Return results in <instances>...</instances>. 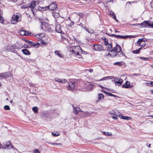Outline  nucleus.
<instances>
[{
    "label": "nucleus",
    "mask_w": 153,
    "mask_h": 153,
    "mask_svg": "<svg viewBox=\"0 0 153 153\" xmlns=\"http://www.w3.org/2000/svg\"><path fill=\"white\" fill-rule=\"evenodd\" d=\"M6 50L16 53L18 56L21 57L19 54L18 53L17 50H20L21 48L19 46V45L16 43L12 46H8L6 47Z\"/></svg>",
    "instance_id": "1"
},
{
    "label": "nucleus",
    "mask_w": 153,
    "mask_h": 153,
    "mask_svg": "<svg viewBox=\"0 0 153 153\" xmlns=\"http://www.w3.org/2000/svg\"><path fill=\"white\" fill-rule=\"evenodd\" d=\"M122 51L121 46L118 44H117L115 47L114 48V49L111 50L110 51L111 53V57H113L114 56H118L119 54H117V53H120Z\"/></svg>",
    "instance_id": "2"
},
{
    "label": "nucleus",
    "mask_w": 153,
    "mask_h": 153,
    "mask_svg": "<svg viewBox=\"0 0 153 153\" xmlns=\"http://www.w3.org/2000/svg\"><path fill=\"white\" fill-rule=\"evenodd\" d=\"M68 50L69 51L71 52L73 54L79 55V58H80L81 57V56L79 55V53L82 50L79 46L71 47L69 48Z\"/></svg>",
    "instance_id": "3"
},
{
    "label": "nucleus",
    "mask_w": 153,
    "mask_h": 153,
    "mask_svg": "<svg viewBox=\"0 0 153 153\" xmlns=\"http://www.w3.org/2000/svg\"><path fill=\"white\" fill-rule=\"evenodd\" d=\"M108 36H111V37H115L116 38L118 39H127V38L130 37V38H135L136 37V35H128V36H121L119 35H116L114 34H109V33H106Z\"/></svg>",
    "instance_id": "4"
},
{
    "label": "nucleus",
    "mask_w": 153,
    "mask_h": 153,
    "mask_svg": "<svg viewBox=\"0 0 153 153\" xmlns=\"http://www.w3.org/2000/svg\"><path fill=\"white\" fill-rule=\"evenodd\" d=\"M40 25L41 29H43L46 30L47 32L51 33L52 32V30L51 27H49L47 28V27L48 26L47 23H45V22L42 21H40Z\"/></svg>",
    "instance_id": "5"
},
{
    "label": "nucleus",
    "mask_w": 153,
    "mask_h": 153,
    "mask_svg": "<svg viewBox=\"0 0 153 153\" xmlns=\"http://www.w3.org/2000/svg\"><path fill=\"white\" fill-rule=\"evenodd\" d=\"M7 77H13V76L10 72H7L0 74V79L6 78Z\"/></svg>",
    "instance_id": "6"
},
{
    "label": "nucleus",
    "mask_w": 153,
    "mask_h": 153,
    "mask_svg": "<svg viewBox=\"0 0 153 153\" xmlns=\"http://www.w3.org/2000/svg\"><path fill=\"white\" fill-rule=\"evenodd\" d=\"M21 19H19V15H13L12 18L11 23L13 24H15L17 22H19L20 21Z\"/></svg>",
    "instance_id": "7"
},
{
    "label": "nucleus",
    "mask_w": 153,
    "mask_h": 153,
    "mask_svg": "<svg viewBox=\"0 0 153 153\" xmlns=\"http://www.w3.org/2000/svg\"><path fill=\"white\" fill-rule=\"evenodd\" d=\"M49 10L53 11L56 10L57 8V5L56 2H54L51 3L49 5Z\"/></svg>",
    "instance_id": "8"
},
{
    "label": "nucleus",
    "mask_w": 153,
    "mask_h": 153,
    "mask_svg": "<svg viewBox=\"0 0 153 153\" xmlns=\"http://www.w3.org/2000/svg\"><path fill=\"white\" fill-rule=\"evenodd\" d=\"M114 82H115L116 85L120 86L123 82V80L120 78L116 77L114 79Z\"/></svg>",
    "instance_id": "9"
},
{
    "label": "nucleus",
    "mask_w": 153,
    "mask_h": 153,
    "mask_svg": "<svg viewBox=\"0 0 153 153\" xmlns=\"http://www.w3.org/2000/svg\"><path fill=\"white\" fill-rule=\"evenodd\" d=\"M11 143L10 142H7L5 143H4L2 145V147L3 149H9L10 148H9V146H11Z\"/></svg>",
    "instance_id": "10"
},
{
    "label": "nucleus",
    "mask_w": 153,
    "mask_h": 153,
    "mask_svg": "<svg viewBox=\"0 0 153 153\" xmlns=\"http://www.w3.org/2000/svg\"><path fill=\"white\" fill-rule=\"evenodd\" d=\"M76 84L75 82H70L68 83V85L67 87L68 89L69 90H73L75 87Z\"/></svg>",
    "instance_id": "11"
},
{
    "label": "nucleus",
    "mask_w": 153,
    "mask_h": 153,
    "mask_svg": "<svg viewBox=\"0 0 153 153\" xmlns=\"http://www.w3.org/2000/svg\"><path fill=\"white\" fill-rule=\"evenodd\" d=\"M36 1H33L30 5L28 6L29 8H30L31 11H32L33 14L34 13V11H35L34 7L36 6Z\"/></svg>",
    "instance_id": "12"
},
{
    "label": "nucleus",
    "mask_w": 153,
    "mask_h": 153,
    "mask_svg": "<svg viewBox=\"0 0 153 153\" xmlns=\"http://www.w3.org/2000/svg\"><path fill=\"white\" fill-rule=\"evenodd\" d=\"M94 48L96 51H100L104 50L102 45H94Z\"/></svg>",
    "instance_id": "13"
},
{
    "label": "nucleus",
    "mask_w": 153,
    "mask_h": 153,
    "mask_svg": "<svg viewBox=\"0 0 153 153\" xmlns=\"http://www.w3.org/2000/svg\"><path fill=\"white\" fill-rule=\"evenodd\" d=\"M55 81L61 83H64L67 82V79H60L58 77H56L55 78Z\"/></svg>",
    "instance_id": "14"
},
{
    "label": "nucleus",
    "mask_w": 153,
    "mask_h": 153,
    "mask_svg": "<svg viewBox=\"0 0 153 153\" xmlns=\"http://www.w3.org/2000/svg\"><path fill=\"white\" fill-rule=\"evenodd\" d=\"M56 31L59 33H62V30H61V27L60 24H57L56 26Z\"/></svg>",
    "instance_id": "15"
},
{
    "label": "nucleus",
    "mask_w": 153,
    "mask_h": 153,
    "mask_svg": "<svg viewBox=\"0 0 153 153\" xmlns=\"http://www.w3.org/2000/svg\"><path fill=\"white\" fill-rule=\"evenodd\" d=\"M130 87V82L129 81H127L126 82L122 85V87L124 88H128Z\"/></svg>",
    "instance_id": "16"
},
{
    "label": "nucleus",
    "mask_w": 153,
    "mask_h": 153,
    "mask_svg": "<svg viewBox=\"0 0 153 153\" xmlns=\"http://www.w3.org/2000/svg\"><path fill=\"white\" fill-rule=\"evenodd\" d=\"M119 117L120 118L123 119L125 120H130L131 119V117H130L128 116H124L122 115H120Z\"/></svg>",
    "instance_id": "17"
},
{
    "label": "nucleus",
    "mask_w": 153,
    "mask_h": 153,
    "mask_svg": "<svg viewBox=\"0 0 153 153\" xmlns=\"http://www.w3.org/2000/svg\"><path fill=\"white\" fill-rule=\"evenodd\" d=\"M3 11L0 9V22L3 24L4 22V19L2 16Z\"/></svg>",
    "instance_id": "18"
},
{
    "label": "nucleus",
    "mask_w": 153,
    "mask_h": 153,
    "mask_svg": "<svg viewBox=\"0 0 153 153\" xmlns=\"http://www.w3.org/2000/svg\"><path fill=\"white\" fill-rule=\"evenodd\" d=\"M114 79V76H107L105 77H104L101 79H100L99 80L100 81L105 80L106 79Z\"/></svg>",
    "instance_id": "19"
},
{
    "label": "nucleus",
    "mask_w": 153,
    "mask_h": 153,
    "mask_svg": "<svg viewBox=\"0 0 153 153\" xmlns=\"http://www.w3.org/2000/svg\"><path fill=\"white\" fill-rule=\"evenodd\" d=\"M22 51L23 53L25 55H30V53L29 51L27 49H22Z\"/></svg>",
    "instance_id": "20"
},
{
    "label": "nucleus",
    "mask_w": 153,
    "mask_h": 153,
    "mask_svg": "<svg viewBox=\"0 0 153 153\" xmlns=\"http://www.w3.org/2000/svg\"><path fill=\"white\" fill-rule=\"evenodd\" d=\"M110 15H111V17L114 19H115L117 22H118V21L117 19L116 15L114 13L111 11L110 13Z\"/></svg>",
    "instance_id": "21"
},
{
    "label": "nucleus",
    "mask_w": 153,
    "mask_h": 153,
    "mask_svg": "<svg viewBox=\"0 0 153 153\" xmlns=\"http://www.w3.org/2000/svg\"><path fill=\"white\" fill-rule=\"evenodd\" d=\"M79 107H74V113L76 114L78 112L81 111Z\"/></svg>",
    "instance_id": "22"
},
{
    "label": "nucleus",
    "mask_w": 153,
    "mask_h": 153,
    "mask_svg": "<svg viewBox=\"0 0 153 153\" xmlns=\"http://www.w3.org/2000/svg\"><path fill=\"white\" fill-rule=\"evenodd\" d=\"M104 97V95L101 93H99L98 94V99L97 101H100L102 100Z\"/></svg>",
    "instance_id": "23"
},
{
    "label": "nucleus",
    "mask_w": 153,
    "mask_h": 153,
    "mask_svg": "<svg viewBox=\"0 0 153 153\" xmlns=\"http://www.w3.org/2000/svg\"><path fill=\"white\" fill-rule=\"evenodd\" d=\"M146 41V39H145L142 38L139 39L137 42V43L138 45H140V44L142 42H144Z\"/></svg>",
    "instance_id": "24"
},
{
    "label": "nucleus",
    "mask_w": 153,
    "mask_h": 153,
    "mask_svg": "<svg viewBox=\"0 0 153 153\" xmlns=\"http://www.w3.org/2000/svg\"><path fill=\"white\" fill-rule=\"evenodd\" d=\"M38 108L36 106H34L32 108V110L34 113L35 114H38Z\"/></svg>",
    "instance_id": "25"
},
{
    "label": "nucleus",
    "mask_w": 153,
    "mask_h": 153,
    "mask_svg": "<svg viewBox=\"0 0 153 153\" xmlns=\"http://www.w3.org/2000/svg\"><path fill=\"white\" fill-rule=\"evenodd\" d=\"M117 54H119V55L118 56H116L118 58L120 57H122L123 56H125L126 58H127V57L125 55V54H124L123 53V52L122 51L121 52H120V53H117Z\"/></svg>",
    "instance_id": "26"
},
{
    "label": "nucleus",
    "mask_w": 153,
    "mask_h": 153,
    "mask_svg": "<svg viewBox=\"0 0 153 153\" xmlns=\"http://www.w3.org/2000/svg\"><path fill=\"white\" fill-rule=\"evenodd\" d=\"M60 52L59 51H55V53L56 54L58 55L59 57H62L63 56L60 53Z\"/></svg>",
    "instance_id": "27"
},
{
    "label": "nucleus",
    "mask_w": 153,
    "mask_h": 153,
    "mask_svg": "<svg viewBox=\"0 0 153 153\" xmlns=\"http://www.w3.org/2000/svg\"><path fill=\"white\" fill-rule=\"evenodd\" d=\"M53 17L55 19L58 18L59 16V13H53Z\"/></svg>",
    "instance_id": "28"
},
{
    "label": "nucleus",
    "mask_w": 153,
    "mask_h": 153,
    "mask_svg": "<svg viewBox=\"0 0 153 153\" xmlns=\"http://www.w3.org/2000/svg\"><path fill=\"white\" fill-rule=\"evenodd\" d=\"M146 27H152V24H151L149 23L148 21H146Z\"/></svg>",
    "instance_id": "29"
},
{
    "label": "nucleus",
    "mask_w": 153,
    "mask_h": 153,
    "mask_svg": "<svg viewBox=\"0 0 153 153\" xmlns=\"http://www.w3.org/2000/svg\"><path fill=\"white\" fill-rule=\"evenodd\" d=\"M137 25H139L141 26L142 27H146L145 21H144L143 22L140 24H137Z\"/></svg>",
    "instance_id": "30"
},
{
    "label": "nucleus",
    "mask_w": 153,
    "mask_h": 153,
    "mask_svg": "<svg viewBox=\"0 0 153 153\" xmlns=\"http://www.w3.org/2000/svg\"><path fill=\"white\" fill-rule=\"evenodd\" d=\"M29 45L31 46H33L34 47L36 48L38 47V46L37 45L35 44L33 42L31 41V43H30Z\"/></svg>",
    "instance_id": "31"
},
{
    "label": "nucleus",
    "mask_w": 153,
    "mask_h": 153,
    "mask_svg": "<svg viewBox=\"0 0 153 153\" xmlns=\"http://www.w3.org/2000/svg\"><path fill=\"white\" fill-rule=\"evenodd\" d=\"M141 48H139L138 49L133 51H132V53H134L138 54L140 52V50L141 49Z\"/></svg>",
    "instance_id": "32"
},
{
    "label": "nucleus",
    "mask_w": 153,
    "mask_h": 153,
    "mask_svg": "<svg viewBox=\"0 0 153 153\" xmlns=\"http://www.w3.org/2000/svg\"><path fill=\"white\" fill-rule=\"evenodd\" d=\"M86 31H87L88 33H93V31L91 29H89L88 28H87L86 27H85V29Z\"/></svg>",
    "instance_id": "33"
},
{
    "label": "nucleus",
    "mask_w": 153,
    "mask_h": 153,
    "mask_svg": "<svg viewBox=\"0 0 153 153\" xmlns=\"http://www.w3.org/2000/svg\"><path fill=\"white\" fill-rule=\"evenodd\" d=\"M4 108L5 110H9L10 109V107L8 105H5L4 106Z\"/></svg>",
    "instance_id": "34"
},
{
    "label": "nucleus",
    "mask_w": 153,
    "mask_h": 153,
    "mask_svg": "<svg viewBox=\"0 0 153 153\" xmlns=\"http://www.w3.org/2000/svg\"><path fill=\"white\" fill-rule=\"evenodd\" d=\"M114 65H118L119 66H121L123 65V64L120 62H115Z\"/></svg>",
    "instance_id": "35"
},
{
    "label": "nucleus",
    "mask_w": 153,
    "mask_h": 153,
    "mask_svg": "<svg viewBox=\"0 0 153 153\" xmlns=\"http://www.w3.org/2000/svg\"><path fill=\"white\" fill-rule=\"evenodd\" d=\"M102 133L104 135H108L109 136H110L112 135V133L111 132L109 133L107 132H105V131H103Z\"/></svg>",
    "instance_id": "36"
},
{
    "label": "nucleus",
    "mask_w": 153,
    "mask_h": 153,
    "mask_svg": "<svg viewBox=\"0 0 153 153\" xmlns=\"http://www.w3.org/2000/svg\"><path fill=\"white\" fill-rule=\"evenodd\" d=\"M52 134L53 135L54 137H56L59 135L60 134L59 133L56 132V133H54V132L52 133Z\"/></svg>",
    "instance_id": "37"
},
{
    "label": "nucleus",
    "mask_w": 153,
    "mask_h": 153,
    "mask_svg": "<svg viewBox=\"0 0 153 153\" xmlns=\"http://www.w3.org/2000/svg\"><path fill=\"white\" fill-rule=\"evenodd\" d=\"M48 143L52 145H61V143H51L50 142H48Z\"/></svg>",
    "instance_id": "38"
},
{
    "label": "nucleus",
    "mask_w": 153,
    "mask_h": 153,
    "mask_svg": "<svg viewBox=\"0 0 153 153\" xmlns=\"http://www.w3.org/2000/svg\"><path fill=\"white\" fill-rule=\"evenodd\" d=\"M108 46L107 48V50H109V49L112 48V45L111 43H110L108 45Z\"/></svg>",
    "instance_id": "39"
},
{
    "label": "nucleus",
    "mask_w": 153,
    "mask_h": 153,
    "mask_svg": "<svg viewBox=\"0 0 153 153\" xmlns=\"http://www.w3.org/2000/svg\"><path fill=\"white\" fill-rule=\"evenodd\" d=\"M20 35H22V36L25 35V31L21 30L20 31Z\"/></svg>",
    "instance_id": "40"
},
{
    "label": "nucleus",
    "mask_w": 153,
    "mask_h": 153,
    "mask_svg": "<svg viewBox=\"0 0 153 153\" xmlns=\"http://www.w3.org/2000/svg\"><path fill=\"white\" fill-rule=\"evenodd\" d=\"M79 25L83 29H85L86 27L85 25H83L82 23H80Z\"/></svg>",
    "instance_id": "41"
},
{
    "label": "nucleus",
    "mask_w": 153,
    "mask_h": 153,
    "mask_svg": "<svg viewBox=\"0 0 153 153\" xmlns=\"http://www.w3.org/2000/svg\"><path fill=\"white\" fill-rule=\"evenodd\" d=\"M108 96H109L114 97H118L117 96L114 95V94H113L111 93H108Z\"/></svg>",
    "instance_id": "42"
},
{
    "label": "nucleus",
    "mask_w": 153,
    "mask_h": 153,
    "mask_svg": "<svg viewBox=\"0 0 153 153\" xmlns=\"http://www.w3.org/2000/svg\"><path fill=\"white\" fill-rule=\"evenodd\" d=\"M62 40H63V41H64L66 42H68V40L66 38H65V37L62 36Z\"/></svg>",
    "instance_id": "43"
},
{
    "label": "nucleus",
    "mask_w": 153,
    "mask_h": 153,
    "mask_svg": "<svg viewBox=\"0 0 153 153\" xmlns=\"http://www.w3.org/2000/svg\"><path fill=\"white\" fill-rule=\"evenodd\" d=\"M42 34H39L38 35H36L35 36V37L39 39H40L41 38V37L40 36V35Z\"/></svg>",
    "instance_id": "44"
},
{
    "label": "nucleus",
    "mask_w": 153,
    "mask_h": 153,
    "mask_svg": "<svg viewBox=\"0 0 153 153\" xmlns=\"http://www.w3.org/2000/svg\"><path fill=\"white\" fill-rule=\"evenodd\" d=\"M25 35H29L31 34L30 32L28 31L25 30Z\"/></svg>",
    "instance_id": "45"
},
{
    "label": "nucleus",
    "mask_w": 153,
    "mask_h": 153,
    "mask_svg": "<svg viewBox=\"0 0 153 153\" xmlns=\"http://www.w3.org/2000/svg\"><path fill=\"white\" fill-rule=\"evenodd\" d=\"M104 40L105 41V45H108V40L107 39H106L105 38L104 39Z\"/></svg>",
    "instance_id": "46"
},
{
    "label": "nucleus",
    "mask_w": 153,
    "mask_h": 153,
    "mask_svg": "<svg viewBox=\"0 0 153 153\" xmlns=\"http://www.w3.org/2000/svg\"><path fill=\"white\" fill-rule=\"evenodd\" d=\"M141 47H144V46L146 45V43L144 42H142L140 45H139Z\"/></svg>",
    "instance_id": "47"
},
{
    "label": "nucleus",
    "mask_w": 153,
    "mask_h": 153,
    "mask_svg": "<svg viewBox=\"0 0 153 153\" xmlns=\"http://www.w3.org/2000/svg\"><path fill=\"white\" fill-rule=\"evenodd\" d=\"M38 9L39 10L41 11H44V7H39Z\"/></svg>",
    "instance_id": "48"
},
{
    "label": "nucleus",
    "mask_w": 153,
    "mask_h": 153,
    "mask_svg": "<svg viewBox=\"0 0 153 153\" xmlns=\"http://www.w3.org/2000/svg\"><path fill=\"white\" fill-rule=\"evenodd\" d=\"M34 153H41V152L37 149H35L34 151Z\"/></svg>",
    "instance_id": "49"
},
{
    "label": "nucleus",
    "mask_w": 153,
    "mask_h": 153,
    "mask_svg": "<svg viewBox=\"0 0 153 153\" xmlns=\"http://www.w3.org/2000/svg\"><path fill=\"white\" fill-rule=\"evenodd\" d=\"M49 10V7L48 6L44 7V11Z\"/></svg>",
    "instance_id": "50"
},
{
    "label": "nucleus",
    "mask_w": 153,
    "mask_h": 153,
    "mask_svg": "<svg viewBox=\"0 0 153 153\" xmlns=\"http://www.w3.org/2000/svg\"><path fill=\"white\" fill-rule=\"evenodd\" d=\"M23 47L25 48H28V45L27 44H25L24 45Z\"/></svg>",
    "instance_id": "51"
},
{
    "label": "nucleus",
    "mask_w": 153,
    "mask_h": 153,
    "mask_svg": "<svg viewBox=\"0 0 153 153\" xmlns=\"http://www.w3.org/2000/svg\"><path fill=\"white\" fill-rule=\"evenodd\" d=\"M28 7H29L28 6H27V5H25L22 7L21 8L22 9H25L27 8Z\"/></svg>",
    "instance_id": "52"
},
{
    "label": "nucleus",
    "mask_w": 153,
    "mask_h": 153,
    "mask_svg": "<svg viewBox=\"0 0 153 153\" xmlns=\"http://www.w3.org/2000/svg\"><path fill=\"white\" fill-rule=\"evenodd\" d=\"M140 58L141 59H143V60H147L148 59V58H144L143 57H140Z\"/></svg>",
    "instance_id": "53"
},
{
    "label": "nucleus",
    "mask_w": 153,
    "mask_h": 153,
    "mask_svg": "<svg viewBox=\"0 0 153 153\" xmlns=\"http://www.w3.org/2000/svg\"><path fill=\"white\" fill-rule=\"evenodd\" d=\"M145 84L146 85H147V86H149L150 87H151V83H150H150H145Z\"/></svg>",
    "instance_id": "54"
},
{
    "label": "nucleus",
    "mask_w": 153,
    "mask_h": 153,
    "mask_svg": "<svg viewBox=\"0 0 153 153\" xmlns=\"http://www.w3.org/2000/svg\"><path fill=\"white\" fill-rule=\"evenodd\" d=\"M86 71H89V72L91 73H92L93 71V70L91 68H90V69H89L88 70V69H87L86 70Z\"/></svg>",
    "instance_id": "55"
},
{
    "label": "nucleus",
    "mask_w": 153,
    "mask_h": 153,
    "mask_svg": "<svg viewBox=\"0 0 153 153\" xmlns=\"http://www.w3.org/2000/svg\"><path fill=\"white\" fill-rule=\"evenodd\" d=\"M79 16H82V15H83V14L82 13H79L78 14H77Z\"/></svg>",
    "instance_id": "56"
},
{
    "label": "nucleus",
    "mask_w": 153,
    "mask_h": 153,
    "mask_svg": "<svg viewBox=\"0 0 153 153\" xmlns=\"http://www.w3.org/2000/svg\"><path fill=\"white\" fill-rule=\"evenodd\" d=\"M112 118L114 119V120H117V119H118L117 117L116 116H112Z\"/></svg>",
    "instance_id": "57"
},
{
    "label": "nucleus",
    "mask_w": 153,
    "mask_h": 153,
    "mask_svg": "<svg viewBox=\"0 0 153 153\" xmlns=\"http://www.w3.org/2000/svg\"><path fill=\"white\" fill-rule=\"evenodd\" d=\"M25 41L26 43H29V44H30V43H31V41L28 40H25Z\"/></svg>",
    "instance_id": "58"
},
{
    "label": "nucleus",
    "mask_w": 153,
    "mask_h": 153,
    "mask_svg": "<svg viewBox=\"0 0 153 153\" xmlns=\"http://www.w3.org/2000/svg\"><path fill=\"white\" fill-rule=\"evenodd\" d=\"M10 147H11L13 149H14L15 150H17V149L14 146H13L12 145H11Z\"/></svg>",
    "instance_id": "59"
},
{
    "label": "nucleus",
    "mask_w": 153,
    "mask_h": 153,
    "mask_svg": "<svg viewBox=\"0 0 153 153\" xmlns=\"http://www.w3.org/2000/svg\"><path fill=\"white\" fill-rule=\"evenodd\" d=\"M150 5L152 8H153V1H152L150 3Z\"/></svg>",
    "instance_id": "60"
},
{
    "label": "nucleus",
    "mask_w": 153,
    "mask_h": 153,
    "mask_svg": "<svg viewBox=\"0 0 153 153\" xmlns=\"http://www.w3.org/2000/svg\"><path fill=\"white\" fill-rule=\"evenodd\" d=\"M102 92L104 93H105V94H106L108 95V92H107L105 91H103Z\"/></svg>",
    "instance_id": "61"
},
{
    "label": "nucleus",
    "mask_w": 153,
    "mask_h": 153,
    "mask_svg": "<svg viewBox=\"0 0 153 153\" xmlns=\"http://www.w3.org/2000/svg\"><path fill=\"white\" fill-rule=\"evenodd\" d=\"M133 75H134V76H136V75L140 76V74H133Z\"/></svg>",
    "instance_id": "62"
},
{
    "label": "nucleus",
    "mask_w": 153,
    "mask_h": 153,
    "mask_svg": "<svg viewBox=\"0 0 153 153\" xmlns=\"http://www.w3.org/2000/svg\"><path fill=\"white\" fill-rule=\"evenodd\" d=\"M108 0V2H111L112 3H113V0Z\"/></svg>",
    "instance_id": "63"
},
{
    "label": "nucleus",
    "mask_w": 153,
    "mask_h": 153,
    "mask_svg": "<svg viewBox=\"0 0 153 153\" xmlns=\"http://www.w3.org/2000/svg\"><path fill=\"white\" fill-rule=\"evenodd\" d=\"M150 83H151V87L153 86V82H151Z\"/></svg>",
    "instance_id": "64"
}]
</instances>
